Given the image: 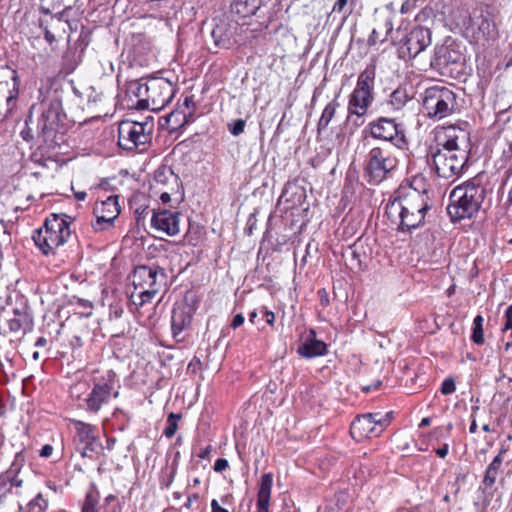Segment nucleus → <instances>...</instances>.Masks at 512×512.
<instances>
[{"instance_id": "1", "label": "nucleus", "mask_w": 512, "mask_h": 512, "mask_svg": "<svg viewBox=\"0 0 512 512\" xmlns=\"http://www.w3.org/2000/svg\"><path fill=\"white\" fill-rule=\"evenodd\" d=\"M470 152L469 133L450 125L435 129V145L430 146L426 158L439 177L455 181L467 168Z\"/></svg>"}, {"instance_id": "2", "label": "nucleus", "mask_w": 512, "mask_h": 512, "mask_svg": "<svg viewBox=\"0 0 512 512\" xmlns=\"http://www.w3.org/2000/svg\"><path fill=\"white\" fill-rule=\"evenodd\" d=\"M430 208L426 191L420 192L412 187H400L388 200L385 214L393 224L397 225L399 231L406 232L422 226Z\"/></svg>"}, {"instance_id": "3", "label": "nucleus", "mask_w": 512, "mask_h": 512, "mask_svg": "<svg viewBox=\"0 0 512 512\" xmlns=\"http://www.w3.org/2000/svg\"><path fill=\"white\" fill-rule=\"evenodd\" d=\"M65 117L62 103L55 98L42 104V112L36 123V138L46 149H53L63 142L62 121Z\"/></svg>"}, {"instance_id": "4", "label": "nucleus", "mask_w": 512, "mask_h": 512, "mask_svg": "<svg viewBox=\"0 0 512 512\" xmlns=\"http://www.w3.org/2000/svg\"><path fill=\"white\" fill-rule=\"evenodd\" d=\"M486 189L474 182H467L463 186L454 188L449 196L447 213L451 221L458 222L472 218L480 209L484 201Z\"/></svg>"}, {"instance_id": "5", "label": "nucleus", "mask_w": 512, "mask_h": 512, "mask_svg": "<svg viewBox=\"0 0 512 512\" xmlns=\"http://www.w3.org/2000/svg\"><path fill=\"white\" fill-rule=\"evenodd\" d=\"M71 218L66 214H51L46 218L43 226L33 234L35 245L48 255L63 245L69 238Z\"/></svg>"}, {"instance_id": "6", "label": "nucleus", "mask_w": 512, "mask_h": 512, "mask_svg": "<svg viewBox=\"0 0 512 512\" xmlns=\"http://www.w3.org/2000/svg\"><path fill=\"white\" fill-rule=\"evenodd\" d=\"M153 131L152 117H147L142 122L123 120L118 126V145L128 151H145L151 143Z\"/></svg>"}, {"instance_id": "7", "label": "nucleus", "mask_w": 512, "mask_h": 512, "mask_svg": "<svg viewBox=\"0 0 512 512\" xmlns=\"http://www.w3.org/2000/svg\"><path fill=\"white\" fill-rule=\"evenodd\" d=\"M422 107L429 118L441 120L457 109V96L450 88L435 85L424 91Z\"/></svg>"}, {"instance_id": "8", "label": "nucleus", "mask_w": 512, "mask_h": 512, "mask_svg": "<svg viewBox=\"0 0 512 512\" xmlns=\"http://www.w3.org/2000/svg\"><path fill=\"white\" fill-rule=\"evenodd\" d=\"M119 380L114 371L108 370L101 376L93 379L91 391L84 399L85 409L91 413H97L108 404L111 399L119 396Z\"/></svg>"}, {"instance_id": "9", "label": "nucleus", "mask_w": 512, "mask_h": 512, "mask_svg": "<svg viewBox=\"0 0 512 512\" xmlns=\"http://www.w3.org/2000/svg\"><path fill=\"white\" fill-rule=\"evenodd\" d=\"M397 159L386 147H372L365 158L364 177L371 185H378L397 167Z\"/></svg>"}, {"instance_id": "10", "label": "nucleus", "mask_w": 512, "mask_h": 512, "mask_svg": "<svg viewBox=\"0 0 512 512\" xmlns=\"http://www.w3.org/2000/svg\"><path fill=\"white\" fill-rule=\"evenodd\" d=\"M391 415L392 412H388L385 415L381 413H368L357 416L350 426L351 436L357 441L380 436L390 424Z\"/></svg>"}, {"instance_id": "11", "label": "nucleus", "mask_w": 512, "mask_h": 512, "mask_svg": "<svg viewBox=\"0 0 512 512\" xmlns=\"http://www.w3.org/2000/svg\"><path fill=\"white\" fill-rule=\"evenodd\" d=\"M19 93L17 72L8 67H0V121L7 118L16 108Z\"/></svg>"}, {"instance_id": "12", "label": "nucleus", "mask_w": 512, "mask_h": 512, "mask_svg": "<svg viewBox=\"0 0 512 512\" xmlns=\"http://www.w3.org/2000/svg\"><path fill=\"white\" fill-rule=\"evenodd\" d=\"M367 128L374 139L391 142L399 149L407 147L408 142L403 125L393 118L379 117L371 121Z\"/></svg>"}, {"instance_id": "13", "label": "nucleus", "mask_w": 512, "mask_h": 512, "mask_svg": "<svg viewBox=\"0 0 512 512\" xmlns=\"http://www.w3.org/2000/svg\"><path fill=\"white\" fill-rule=\"evenodd\" d=\"M147 98L142 100L145 109L160 111L173 99L175 85L165 78H151L147 80Z\"/></svg>"}, {"instance_id": "14", "label": "nucleus", "mask_w": 512, "mask_h": 512, "mask_svg": "<svg viewBox=\"0 0 512 512\" xmlns=\"http://www.w3.org/2000/svg\"><path fill=\"white\" fill-rule=\"evenodd\" d=\"M393 42L397 45L399 58L407 60L415 58L432 40L431 34H396Z\"/></svg>"}, {"instance_id": "15", "label": "nucleus", "mask_w": 512, "mask_h": 512, "mask_svg": "<svg viewBox=\"0 0 512 512\" xmlns=\"http://www.w3.org/2000/svg\"><path fill=\"white\" fill-rule=\"evenodd\" d=\"M166 274L164 269L158 266H137L131 276L135 290L155 288L160 289L165 284Z\"/></svg>"}, {"instance_id": "16", "label": "nucleus", "mask_w": 512, "mask_h": 512, "mask_svg": "<svg viewBox=\"0 0 512 512\" xmlns=\"http://www.w3.org/2000/svg\"><path fill=\"white\" fill-rule=\"evenodd\" d=\"M195 308L187 301L177 302L174 305L171 317L172 335L177 342H183L185 332L190 329Z\"/></svg>"}, {"instance_id": "17", "label": "nucleus", "mask_w": 512, "mask_h": 512, "mask_svg": "<svg viewBox=\"0 0 512 512\" xmlns=\"http://www.w3.org/2000/svg\"><path fill=\"white\" fill-rule=\"evenodd\" d=\"M179 212L168 209L153 210L151 225L154 229L165 233L168 236H175L179 233Z\"/></svg>"}, {"instance_id": "18", "label": "nucleus", "mask_w": 512, "mask_h": 512, "mask_svg": "<svg viewBox=\"0 0 512 512\" xmlns=\"http://www.w3.org/2000/svg\"><path fill=\"white\" fill-rule=\"evenodd\" d=\"M42 15L38 19V26L44 32H51L55 30L58 32H67L76 30V27H72L71 23L65 17L64 13L52 14L48 7L42 5L40 8Z\"/></svg>"}, {"instance_id": "19", "label": "nucleus", "mask_w": 512, "mask_h": 512, "mask_svg": "<svg viewBox=\"0 0 512 512\" xmlns=\"http://www.w3.org/2000/svg\"><path fill=\"white\" fill-rule=\"evenodd\" d=\"M327 353V344L316 337V332L310 329L301 337L297 347V354L306 359L324 356Z\"/></svg>"}, {"instance_id": "20", "label": "nucleus", "mask_w": 512, "mask_h": 512, "mask_svg": "<svg viewBox=\"0 0 512 512\" xmlns=\"http://www.w3.org/2000/svg\"><path fill=\"white\" fill-rule=\"evenodd\" d=\"M88 34H77L74 39L71 34L67 37V50L63 55L69 70H74L81 60L82 54L89 43Z\"/></svg>"}, {"instance_id": "21", "label": "nucleus", "mask_w": 512, "mask_h": 512, "mask_svg": "<svg viewBox=\"0 0 512 512\" xmlns=\"http://www.w3.org/2000/svg\"><path fill=\"white\" fill-rule=\"evenodd\" d=\"M374 100L373 93H367L359 90H353L349 96L348 113L364 116Z\"/></svg>"}, {"instance_id": "22", "label": "nucleus", "mask_w": 512, "mask_h": 512, "mask_svg": "<svg viewBox=\"0 0 512 512\" xmlns=\"http://www.w3.org/2000/svg\"><path fill=\"white\" fill-rule=\"evenodd\" d=\"M273 486V475L265 473L261 476L257 491V512H270L271 490Z\"/></svg>"}, {"instance_id": "23", "label": "nucleus", "mask_w": 512, "mask_h": 512, "mask_svg": "<svg viewBox=\"0 0 512 512\" xmlns=\"http://www.w3.org/2000/svg\"><path fill=\"white\" fill-rule=\"evenodd\" d=\"M439 59L446 64H458L464 61L462 45L456 43L451 36H447L442 48L439 50Z\"/></svg>"}, {"instance_id": "24", "label": "nucleus", "mask_w": 512, "mask_h": 512, "mask_svg": "<svg viewBox=\"0 0 512 512\" xmlns=\"http://www.w3.org/2000/svg\"><path fill=\"white\" fill-rule=\"evenodd\" d=\"M8 326L12 332H22L26 334L33 328V317L27 308L14 309V317L8 321Z\"/></svg>"}, {"instance_id": "25", "label": "nucleus", "mask_w": 512, "mask_h": 512, "mask_svg": "<svg viewBox=\"0 0 512 512\" xmlns=\"http://www.w3.org/2000/svg\"><path fill=\"white\" fill-rule=\"evenodd\" d=\"M509 446L501 445L498 454L494 457L491 463L487 466L483 477V485L487 488H491L497 479L498 473L501 469L504 455L508 452Z\"/></svg>"}, {"instance_id": "26", "label": "nucleus", "mask_w": 512, "mask_h": 512, "mask_svg": "<svg viewBox=\"0 0 512 512\" xmlns=\"http://www.w3.org/2000/svg\"><path fill=\"white\" fill-rule=\"evenodd\" d=\"M73 425L76 431V435L74 438L75 446L89 443L91 444V442H95L98 440V429L96 426L79 420H73Z\"/></svg>"}, {"instance_id": "27", "label": "nucleus", "mask_w": 512, "mask_h": 512, "mask_svg": "<svg viewBox=\"0 0 512 512\" xmlns=\"http://www.w3.org/2000/svg\"><path fill=\"white\" fill-rule=\"evenodd\" d=\"M154 188L157 191L163 190V188H171L174 191L178 188V177L170 168H159L154 174Z\"/></svg>"}, {"instance_id": "28", "label": "nucleus", "mask_w": 512, "mask_h": 512, "mask_svg": "<svg viewBox=\"0 0 512 512\" xmlns=\"http://www.w3.org/2000/svg\"><path fill=\"white\" fill-rule=\"evenodd\" d=\"M473 24L477 26L478 32L494 31L496 24L489 6L480 7L474 12Z\"/></svg>"}, {"instance_id": "29", "label": "nucleus", "mask_w": 512, "mask_h": 512, "mask_svg": "<svg viewBox=\"0 0 512 512\" xmlns=\"http://www.w3.org/2000/svg\"><path fill=\"white\" fill-rule=\"evenodd\" d=\"M118 200L119 196L112 195L109 196L106 200L97 202L94 207V214H103L108 216V219H113L115 221L120 214V206Z\"/></svg>"}, {"instance_id": "30", "label": "nucleus", "mask_w": 512, "mask_h": 512, "mask_svg": "<svg viewBox=\"0 0 512 512\" xmlns=\"http://www.w3.org/2000/svg\"><path fill=\"white\" fill-rule=\"evenodd\" d=\"M376 66L368 64L366 68L359 74L355 90L373 93L375 85Z\"/></svg>"}, {"instance_id": "31", "label": "nucleus", "mask_w": 512, "mask_h": 512, "mask_svg": "<svg viewBox=\"0 0 512 512\" xmlns=\"http://www.w3.org/2000/svg\"><path fill=\"white\" fill-rule=\"evenodd\" d=\"M189 117L190 112L185 115V113L183 114L181 111L176 109L163 117L165 123L162 124V126H166L170 132H174L181 129L185 125L192 123L193 121L189 119Z\"/></svg>"}, {"instance_id": "32", "label": "nucleus", "mask_w": 512, "mask_h": 512, "mask_svg": "<svg viewBox=\"0 0 512 512\" xmlns=\"http://www.w3.org/2000/svg\"><path fill=\"white\" fill-rule=\"evenodd\" d=\"M147 80L143 81V79L140 80H132L127 83L126 88V94L129 97H135L137 98L136 108L138 109H145L144 103H142V100L147 98Z\"/></svg>"}, {"instance_id": "33", "label": "nucleus", "mask_w": 512, "mask_h": 512, "mask_svg": "<svg viewBox=\"0 0 512 512\" xmlns=\"http://www.w3.org/2000/svg\"><path fill=\"white\" fill-rule=\"evenodd\" d=\"M261 5V0H235L231 4V10L242 17H248L254 15Z\"/></svg>"}, {"instance_id": "34", "label": "nucleus", "mask_w": 512, "mask_h": 512, "mask_svg": "<svg viewBox=\"0 0 512 512\" xmlns=\"http://www.w3.org/2000/svg\"><path fill=\"white\" fill-rule=\"evenodd\" d=\"M339 107V103L336 99L330 101L322 111L321 117L317 124V131L320 134L323 130H325L333 117L335 116L336 110Z\"/></svg>"}, {"instance_id": "35", "label": "nucleus", "mask_w": 512, "mask_h": 512, "mask_svg": "<svg viewBox=\"0 0 512 512\" xmlns=\"http://www.w3.org/2000/svg\"><path fill=\"white\" fill-rule=\"evenodd\" d=\"M410 99L411 96L409 95L406 87L400 86L390 94L388 103L394 110H400Z\"/></svg>"}, {"instance_id": "36", "label": "nucleus", "mask_w": 512, "mask_h": 512, "mask_svg": "<svg viewBox=\"0 0 512 512\" xmlns=\"http://www.w3.org/2000/svg\"><path fill=\"white\" fill-rule=\"evenodd\" d=\"M159 290L155 288L134 289L131 293V299L134 304L143 306L146 303H150Z\"/></svg>"}, {"instance_id": "37", "label": "nucleus", "mask_w": 512, "mask_h": 512, "mask_svg": "<svg viewBox=\"0 0 512 512\" xmlns=\"http://www.w3.org/2000/svg\"><path fill=\"white\" fill-rule=\"evenodd\" d=\"M177 109L179 111H181L183 114L185 113V115H187L188 112H190L189 119L194 121L196 118V110H197V102L195 101L194 96L193 95L185 96L183 99V102L178 106Z\"/></svg>"}, {"instance_id": "38", "label": "nucleus", "mask_w": 512, "mask_h": 512, "mask_svg": "<svg viewBox=\"0 0 512 512\" xmlns=\"http://www.w3.org/2000/svg\"><path fill=\"white\" fill-rule=\"evenodd\" d=\"M483 321L484 319L481 315H477L473 320L471 339L477 345L484 344Z\"/></svg>"}, {"instance_id": "39", "label": "nucleus", "mask_w": 512, "mask_h": 512, "mask_svg": "<svg viewBox=\"0 0 512 512\" xmlns=\"http://www.w3.org/2000/svg\"><path fill=\"white\" fill-rule=\"evenodd\" d=\"M181 414L170 413L167 417V426L163 431V435L167 438H172L177 429H178V421L181 419Z\"/></svg>"}, {"instance_id": "40", "label": "nucleus", "mask_w": 512, "mask_h": 512, "mask_svg": "<svg viewBox=\"0 0 512 512\" xmlns=\"http://www.w3.org/2000/svg\"><path fill=\"white\" fill-rule=\"evenodd\" d=\"M76 450L80 453L82 457L93 458L94 455L98 452V449L101 448V444L99 440L95 442H91L89 444L76 445Z\"/></svg>"}, {"instance_id": "41", "label": "nucleus", "mask_w": 512, "mask_h": 512, "mask_svg": "<svg viewBox=\"0 0 512 512\" xmlns=\"http://www.w3.org/2000/svg\"><path fill=\"white\" fill-rule=\"evenodd\" d=\"M98 493L90 491L86 494L85 502L82 507V512H99L97 509Z\"/></svg>"}, {"instance_id": "42", "label": "nucleus", "mask_w": 512, "mask_h": 512, "mask_svg": "<svg viewBox=\"0 0 512 512\" xmlns=\"http://www.w3.org/2000/svg\"><path fill=\"white\" fill-rule=\"evenodd\" d=\"M96 217V221L92 224V227L95 231H105L113 227L114 220L108 219V216L103 214H94Z\"/></svg>"}, {"instance_id": "43", "label": "nucleus", "mask_w": 512, "mask_h": 512, "mask_svg": "<svg viewBox=\"0 0 512 512\" xmlns=\"http://www.w3.org/2000/svg\"><path fill=\"white\" fill-rule=\"evenodd\" d=\"M47 506H48L47 501L43 498V496L41 494H38L28 504L27 512H45Z\"/></svg>"}, {"instance_id": "44", "label": "nucleus", "mask_w": 512, "mask_h": 512, "mask_svg": "<svg viewBox=\"0 0 512 512\" xmlns=\"http://www.w3.org/2000/svg\"><path fill=\"white\" fill-rule=\"evenodd\" d=\"M55 41L56 39L54 34H43V37L39 34L31 39V43L33 46H41L42 42H45L46 44L52 46Z\"/></svg>"}, {"instance_id": "45", "label": "nucleus", "mask_w": 512, "mask_h": 512, "mask_svg": "<svg viewBox=\"0 0 512 512\" xmlns=\"http://www.w3.org/2000/svg\"><path fill=\"white\" fill-rule=\"evenodd\" d=\"M246 121L243 119H237L233 123L229 124V131L232 135L238 136L244 132Z\"/></svg>"}, {"instance_id": "46", "label": "nucleus", "mask_w": 512, "mask_h": 512, "mask_svg": "<svg viewBox=\"0 0 512 512\" xmlns=\"http://www.w3.org/2000/svg\"><path fill=\"white\" fill-rule=\"evenodd\" d=\"M441 393L443 395H450L455 392L456 385L453 378H446L441 385Z\"/></svg>"}, {"instance_id": "47", "label": "nucleus", "mask_w": 512, "mask_h": 512, "mask_svg": "<svg viewBox=\"0 0 512 512\" xmlns=\"http://www.w3.org/2000/svg\"><path fill=\"white\" fill-rule=\"evenodd\" d=\"M209 37H210V40L213 42V47L207 46V48L209 51L217 53L218 49L220 48V43L222 41V39H221L222 34L211 33V34H209ZM206 43H208V42L206 41ZM207 45H209V44H207Z\"/></svg>"}, {"instance_id": "48", "label": "nucleus", "mask_w": 512, "mask_h": 512, "mask_svg": "<svg viewBox=\"0 0 512 512\" xmlns=\"http://www.w3.org/2000/svg\"><path fill=\"white\" fill-rule=\"evenodd\" d=\"M504 317L505 324L502 328V331L506 332L512 329V304L506 309Z\"/></svg>"}, {"instance_id": "49", "label": "nucleus", "mask_w": 512, "mask_h": 512, "mask_svg": "<svg viewBox=\"0 0 512 512\" xmlns=\"http://www.w3.org/2000/svg\"><path fill=\"white\" fill-rule=\"evenodd\" d=\"M160 193V200L163 204H167L171 201V196L175 194L176 190L172 191L171 188L166 190L158 191Z\"/></svg>"}, {"instance_id": "50", "label": "nucleus", "mask_w": 512, "mask_h": 512, "mask_svg": "<svg viewBox=\"0 0 512 512\" xmlns=\"http://www.w3.org/2000/svg\"><path fill=\"white\" fill-rule=\"evenodd\" d=\"M415 6H416L415 0H406L402 3L400 11L402 14H405V13H408L409 11H411L412 9H414Z\"/></svg>"}, {"instance_id": "51", "label": "nucleus", "mask_w": 512, "mask_h": 512, "mask_svg": "<svg viewBox=\"0 0 512 512\" xmlns=\"http://www.w3.org/2000/svg\"><path fill=\"white\" fill-rule=\"evenodd\" d=\"M448 452H449V444L448 443H444L441 447H439L435 450V453L440 458H445L447 456Z\"/></svg>"}, {"instance_id": "52", "label": "nucleus", "mask_w": 512, "mask_h": 512, "mask_svg": "<svg viewBox=\"0 0 512 512\" xmlns=\"http://www.w3.org/2000/svg\"><path fill=\"white\" fill-rule=\"evenodd\" d=\"M53 447L50 444L44 445L40 450V456L48 458L52 455Z\"/></svg>"}, {"instance_id": "53", "label": "nucleus", "mask_w": 512, "mask_h": 512, "mask_svg": "<svg viewBox=\"0 0 512 512\" xmlns=\"http://www.w3.org/2000/svg\"><path fill=\"white\" fill-rule=\"evenodd\" d=\"M244 323V317L242 314H237L234 316L231 326L232 328L236 329L240 327Z\"/></svg>"}, {"instance_id": "54", "label": "nucleus", "mask_w": 512, "mask_h": 512, "mask_svg": "<svg viewBox=\"0 0 512 512\" xmlns=\"http://www.w3.org/2000/svg\"><path fill=\"white\" fill-rule=\"evenodd\" d=\"M453 429V424L452 423H448L446 427H437L434 429V433L436 434H439V435H443V431L445 430L446 434L449 435V433L451 432V430Z\"/></svg>"}, {"instance_id": "55", "label": "nucleus", "mask_w": 512, "mask_h": 512, "mask_svg": "<svg viewBox=\"0 0 512 512\" xmlns=\"http://www.w3.org/2000/svg\"><path fill=\"white\" fill-rule=\"evenodd\" d=\"M348 0H337L333 6V11L341 12L346 6Z\"/></svg>"}, {"instance_id": "56", "label": "nucleus", "mask_w": 512, "mask_h": 512, "mask_svg": "<svg viewBox=\"0 0 512 512\" xmlns=\"http://www.w3.org/2000/svg\"><path fill=\"white\" fill-rule=\"evenodd\" d=\"M264 317H265V321L269 324V325H272L275 321V315L273 312L271 311H268V310H265L264 311Z\"/></svg>"}, {"instance_id": "57", "label": "nucleus", "mask_w": 512, "mask_h": 512, "mask_svg": "<svg viewBox=\"0 0 512 512\" xmlns=\"http://www.w3.org/2000/svg\"><path fill=\"white\" fill-rule=\"evenodd\" d=\"M214 470L216 472H221L224 470V458H219L216 460L214 464Z\"/></svg>"}, {"instance_id": "58", "label": "nucleus", "mask_w": 512, "mask_h": 512, "mask_svg": "<svg viewBox=\"0 0 512 512\" xmlns=\"http://www.w3.org/2000/svg\"><path fill=\"white\" fill-rule=\"evenodd\" d=\"M212 451V447L209 445L207 446L206 448H204L199 454H198V457L202 458V459H205V458H208L209 457V454L211 453Z\"/></svg>"}, {"instance_id": "59", "label": "nucleus", "mask_w": 512, "mask_h": 512, "mask_svg": "<svg viewBox=\"0 0 512 512\" xmlns=\"http://www.w3.org/2000/svg\"><path fill=\"white\" fill-rule=\"evenodd\" d=\"M381 34H370L368 40H367V43L368 45L370 46H373L377 43V40H378V36H380Z\"/></svg>"}, {"instance_id": "60", "label": "nucleus", "mask_w": 512, "mask_h": 512, "mask_svg": "<svg viewBox=\"0 0 512 512\" xmlns=\"http://www.w3.org/2000/svg\"><path fill=\"white\" fill-rule=\"evenodd\" d=\"M87 197V193L85 191H79L75 193V198L78 201H84Z\"/></svg>"}, {"instance_id": "61", "label": "nucleus", "mask_w": 512, "mask_h": 512, "mask_svg": "<svg viewBox=\"0 0 512 512\" xmlns=\"http://www.w3.org/2000/svg\"><path fill=\"white\" fill-rule=\"evenodd\" d=\"M8 473L11 474V472ZM10 481L13 483V486L20 487L22 485V480L12 477V475H10Z\"/></svg>"}, {"instance_id": "62", "label": "nucleus", "mask_w": 512, "mask_h": 512, "mask_svg": "<svg viewBox=\"0 0 512 512\" xmlns=\"http://www.w3.org/2000/svg\"><path fill=\"white\" fill-rule=\"evenodd\" d=\"M477 428H478V426H477L476 420L473 419L471 424H470V427H469V432L474 434V433H476Z\"/></svg>"}, {"instance_id": "63", "label": "nucleus", "mask_w": 512, "mask_h": 512, "mask_svg": "<svg viewBox=\"0 0 512 512\" xmlns=\"http://www.w3.org/2000/svg\"><path fill=\"white\" fill-rule=\"evenodd\" d=\"M430 418L429 417H425L421 420L420 424H419V427L422 428V427H426L430 424Z\"/></svg>"}, {"instance_id": "64", "label": "nucleus", "mask_w": 512, "mask_h": 512, "mask_svg": "<svg viewBox=\"0 0 512 512\" xmlns=\"http://www.w3.org/2000/svg\"><path fill=\"white\" fill-rule=\"evenodd\" d=\"M116 501V496L110 494L105 498V505H109L112 502Z\"/></svg>"}]
</instances>
